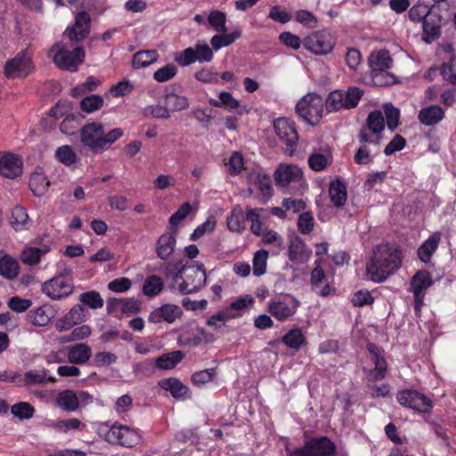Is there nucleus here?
I'll use <instances>...</instances> for the list:
<instances>
[{
    "label": "nucleus",
    "instance_id": "nucleus-64",
    "mask_svg": "<svg viewBox=\"0 0 456 456\" xmlns=\"http://www.w3.org/2000/svg\"><path fill=\"white\" fill-rule=\"evenodd\" d=\"M431 12L424 4L413 5L408 12L409 19L413 22H419L425 20V17Z\"/></svg>",
    "mask_w": 456,
    "mask_h": 456
},
{
    "label": "nucleus",
    "instance_id": "nucleus-30",
    "mask_svg": "<svg viewBox=\"0 0 456 456\" xmlns=\"http://www.w3.org/2000/svg\"><path fill=\"white\" fill-rule=\"evenodd\" d=\"M440 240H441V233L440 232L433 233L418 248L419 258L424 263L429 262L433 253L437 249Z\"/></svg>",
    "mask_w": 456,
    "mask_h": 456
},
{
    "label": "nucleus",
    "instance_id": "nucleus-46",
    "mask_svg": "<svg viewBox=\"0 0 456 456\" xmlns=\"http://www.w3.org/2000/svg\"><path fill=\"white\" fill-rule=\"evenodd\" d=\"M165 104L169 111H181L189 107V101L183 95L168 93L165 95Z\"/></svg>",
    "mask_w": 456,
    "mask_h": 456
},
{
    "label": "nucleus",
    "instance_id": "nucleus-55",
    "mask_svg": "<svg viewBox=\"0 0 456 456\" xmlns=\"http://www.w3.org/2000/svg\"><path fill=\"white\" fill-rule=\"evenodd\" d=\"M325 106L328 112H334L344 109L342 90L330 92L326 99Z\"/></svg>",
    "mask_w": 456,
    "mask_h": 456
},
{
    "label": "nucleus",
    "instance_id": "nucleus-42",
    "mask_svg": "<svg viewBox=\"0 0 456 456\" xmlns=\"http://www.w3.org/2000/svg\"><path fill=\"white\" fill-rule=\"evenodd\" d=\"M78 300L83 306L86 305L92 310L100 309L104 305V300L102 297L96 290H90L87 292L81 293L78 297Z\"/></svg>",
    "mask_w": 456,
    "mask_h": 456
},
{
    "label": "nucleus",
    "instance_id": "nucleus-13",
    "mask_svg": "<svg viewBox=\"0 0 456 456\" xmlns=\"http://www.w3.org/2000/svg\"><path fill=\"white\" fill-rule=\"evenodd\" d=\"M91 17L86 11L77 13L75 22L71 27H68L63 32V38L80 44L86 38L91 29Z\"/></svg>",
    "mask_w": 456,
    "mask_h": 456
},
{
    "label": "nucleus",
    "instance_id": "nucleus-25",
    "mask_svg": "<svg viewBox=\"0 0 456 456\" xmlns=\"http://www.w3.org/2000/svg\"><path fill=\"white\" fill-rule=\"evenodd\" d=\"M367 350L370 354L371 360L375 364L373 370L374 379H382L387 372V362L382 355V350L373 343L367 345Z\"/></svg>",
    "mask_w": 456,
    "mask_h": 456
},
{
    "label": "nucleus",
    "instance_id": "nucleus-17",
    "mask_svg": "<svg viewBox=\"0 0 456 456\" xmlns=\"http://www.w3.org/2000/svg\"><path fill=\"white\" fill-rule=\"evenodd\" d=\"M32 69L29 55L26 51H21L4 66V74L7 77L15 78L27 77Z\"/></svg>",
    "mask_w": 456,
    "mask_h": 456
},
{
    "label": "nucleus",
    "instance_id": "nucleus-44",
    "mask_svg": "<svg viewBox=\"0 0 456 456\" xmlns=\"http://www.w3.org/2000/svg\"><path fill=\"white\" fill-rule=\"evenodd\" d=\"M10 224L15 231L27 229L28 216L22 207L17 206L12 209Z\"/></svg>",
    "mask_w": 456,
    "mask_h": 456
},
{
    "label": "nucleus",
    "instance_id": "nucleus-43",
    "mask_svg": "<svg viewBox=\"0 0 456 456\" xmlns=\"http://www.w3.org/2000/svg\"><path fill=\"white\" fill-rule=\"evenodd\" d=\"M159 54L156 50H145L137 52L133 57V67L141 69L149 66L157 61Z\"/></svg>",
    "mask_w": 456,
    "mask_h": 456
},
{
    "label": "nucleus",
    "instance_id": "nucleus-60",
    "mask_svg": "<svg viewBox=\"0 0 456 456\" xmlns=\"http://www.w3.org/2000/svg\"><path fill=\"white\" fill-rule=\"evenodd\" d=\"M55 155L57 159L66 166H71L77 160L76 153L70 146L63 145L56 150Z\"/></svg>",
    "mask_w": 456,
    "mask_h": 456
},
{
    "label": "nucleus",
    "instance_id": "nucleus-54",
    "mask_svg": "<svg viewBox=\"0 0 456 456\" xmlns=\"http://www.w3.org/2000/svg\"><path fill=\"white\" fill-rule=\"evenodd\" d=\"M84 117L80 114L67 116L60 125V130L65 134H73L78 128L80 119Z\"/></svg>",
    "mask_w": 456,
    "mask_h": 456
},
{
    "label": "nucleus",
    "instance_id": "nucleus-9",
    "mask_svg": "<svg viewBox=\"0 0 456 456\" xmlns=\"http://www.w3.org/2000/svg\"><path fill=\"white\" fill-rule=\"evenodd\" d=\"M385 118L381 110L369 113L366 124L361 128L358 140L361 143L379 145L381 142V133L385 129Z\"/></svg>",
    "mask_w": 456,
    "mask_h": 456
},
{
    "label": "nucleus",
    "instance_id": "nucleus-24",
    "mask_svg": "<svg viewBox=\"0 0 456 456\" xmlns=\"http://www.w3.org/2000/svg\"><path fill=\"white\" fill-rule=\"evenodd\" d=\"M86 316L85 308L82 305H75L69 313L56 323V328L60 331L67 330L74 325L86 322Z\"/></svg>",
    "mask_w": 456,
    "mask_h": 456
},
{
    "label": "nucleus",
    "instance_id": "nucleus-58",
    "mask_svg": "<svg viewBox=\"0 0 456 456\" xmlns=\"http://www.w3.org/2000/svg\"><path fill=\"white\" fill-rule=\"evenodd\" d=\"M11 412L20 419H30L35 413V409L30 403L20 402L12 406Z\"/></svg>",
    "mask_w": 456,
    "mask_h": 456
},
{
    "label": "nucleus",
    "instance_id": "nucleus-38",
    "mask_svg": "<svg viewBox=\"0 0 456 456\" xmlns=\"http://www.w3.org/2000/svg\"><path fill=\"white\" fill-rule=\"evenodd\" d=\"M183 358L182 351H173L164 354L156 359V366L161 370L175 368Z\"/></svg>",
    "mask_w": 456,
    "mask_h": 456
},
{
    "label": "nucleus",
    "instance_id": "nucleus-59",
    "mask_svg": "<svg viewBox=\"0 0 456 456\" xmlns=\"http://www.w3.org/2000/svg\"><path fill=\"white\" fill-rule=\"evenodd\" d=\"M216 373L217 371L216 368H210L196 371L191 376V381L195 386L201 387L210 382L215 378Z\"/></svg>",
    "mask_w": 456,
    "mask_h": 456
},
{
    "label": "nucleus",
    "instance_id": "nucleus-49",
    "mask_svg": "<svg viewBox=\"0 0 456 456\" xmlns=\"http://www.w3.org/2000/svg\"><path fill=\"white\" fill-rule=\"evenodd\" d=\"M208 23L217 33L227 32L226 16L221 11L215 10L210 12V13L208 16Z\"/></svg>",
    "mask_w": 456,
    "mask_h": 456
},
{
    "label": "nucleus",
    "instance_id": "nucleus-57",
    "mask_svg": "<svg viewBox=\"0 0 456 456\" xmlns=\"http://www.w3.org/2000/svg\"><path fill=\"white\" fill-rule=\"evenodd\" d=\"M384 111L387 127L394 131L399 125L400 110L392 103H387L384 105Z\"/></svg>",
    "mask_w": 456,
    "mask_h": 456
},
{
    "label": "nucleus",
    "instance_id": "nucleus-22",
    "mask_svg": "<svg viewBox=\"0 0 456 456\" xmlns=\"http://www.w3.org/2000/svg\"><path fill=\"white\" fill-rule=\"evenodd\" d=\"M441 15L431 10L422 22L423 40L429 44L438 38L441 35Z\"/></svg>",
    "mask_w": 456,
    "mask_h": 456
},
{
    "label": "nucleus",
    "instance_id": "nucleus-12",
    "mask_svg": "<svg viewBox=\"0 0 456 456\" xmlns=\"http://www.w3.org/2000/svg\"><path fill=\"white\" fill-rule=\"evenodd\" d=\"M106 440L113 444L133 447L139 443L140 436L127 426L115 423L106 433Z\"/></svg>",
    "mask_w": 456,
    "mask_h": 456
},
{
    "label": "nucleus",
    "instance_id": "nucleus-20",
    "mask_svg": "<svg viewBox=\"0 0 456 456\" xmlns=\"http://www.w3.org/2000/svg\"><path fill=\"white\" fill-rule=\"evenodd\" d=\"M175 232V229L169 230L157 240L155 252L159 259L167 261L172 256L176 246Z\"/></svg>",
    "mask_w": 456,
    "mask_h": 456
},
{
    "label": "nucleus",
    "instance_id": "nucleus-6",
    "mask_svg": "<svg viewBox=\"0 0 456 456\" xmlns=\"http://www.w3.org/2000/svg\"><path fill=\"white\" fill-rule=\"evenodd\" d=\"M42 292L52 300H61L72 294L74 283L70 269L45 281L41 288Z\"/></svg>",
    "mask_w": 456,
    "mask_h": 456
},
{
    "label": "nucleus",
    "instance_id": "nucleus-41",
    "mask_svg": "<svg viewBox=\"0 0 456 456\" xmlns=\"http://www.w3.org/2000/svg\"><path fill=\"white\" fill-rule=\"evenodd\" d=\"M227 226L232 232H241L245 229V215L241 207L237 206L227 217Z\"/></svg>",
    "mask_w": 456,
    "mask_h": 456
},
{
    "label": "nucleus",
    "instance_id": "nucleus-19",
    "mask_svg": "<svg viewBox=\"0 0 456 456\" xmlns=\"http://www.w3.org/2000/svg\"><path fill=\"white\" fill-rule=\"evenodd\" d=\"M273 126L278 137L286 143L289 154H292L298 140L297 133L292 123L287 118H281L274 121Z\"/></svg>",
    "mask_w": 456,
    "mask_h": 456
},
{
    "label": "nucleus",
    "instance_id": "nucleus-1",
    "mask_svg": "<svg viewBox=\"0 0 456 456\" xmlns=\"http://www.w3.org/2000/svg\"><path fill=\"white\" fill-rule=\"evenodd\" d=\"M401 266V256L396 246L382 243L376 246L366 265V275L374 282H383Z\"/></svg>",
    "mask_w": 456,
    "mask_h": 456
},
{
    "label": "nucleus",
    "instance_id": "nucleus-10",
    "mask_svg": "<svg viewBox=\"0 0 456 456\" xmlns=\"http://www.w3.org/2000/svg\"><path fill=\"white\" fill-rule=\"evenodd\" d=\"M213 51L206 43L196 44L194 47H188L176 53L175 61L182 67L189 66L196 61L209 62L213 59Z\"/></svg>",
    "mask_w": 456,
    "mask_h": 456
},
{
    "label": "nucleus",
    "instance_id": "nucleus-21",
    "mask_svg": "<svg viewBox=\"0 0 456 456\" xmlns=\"http://www.w3.org/2000/svg\"><path fill=\"white\" fill-rule=\"evenodd\" d=\"M23 162L20 158L12 153H6L0 157V175L14 179L22 173Z\"/></svg>",
    "mask_w": 456,
    "mask_h": 456
},
{
    "label": "nucleus",
    "instance_id": "nucleus-45",
    "mask_svg": "<svg viewBox=\"0 0 456 456\" xmlns=\"http://www.w3.org/2000/svg\"><path fill=\"white\" fill-rule=\"evenodd\" d=\"M306 251V246L303 240L298 237L291 240L288 248L289 259L292 262H302L303 256Z\"/></svg>",
    "mask_w": 456,
    "mask_h": 456
},
{
    "label": "nucleus",
    "instance_id": "nucleus-32",
    "mask_svg": "<svg viewBox=\"0 0 456 456\" xmlns=\"http://www.w3.org/2000/svg\"><path fill=\"white\" fill-rule=\"evenodd\" d=\"M159 384L163 389L169 391L177 399H184L189 392V388L175 378L162 379Z\"/></svg>",
    "mask_w": 456,
    "mask_h": 456
},
{
    "label": "nucleus",
    "instance_id": "nucleus-7",
    "mask_svg": "<svg viewBox=\"0 0 456 456\" xmlns=\"http://www.w3.org/2000/svg\"><path fill=\"white\" fill-rule=\"evenodd\" d=\"M324 107L323 99L316 94H308L297 104L298 116L307 124L315 126L322 117Z\"/></svg>",
    "mask_w": 456,
    "mask_h": 456
},
{
    "label": "nucleus",
    "instance_id": "nucleus-4",
    "mask_svg": "<svg viewBox=\"0 0 456 456\" xmlns=\"http://www.w3.org/2000/svg\"><path fill=\"white\" fill-rule=\"evenodd\" d=\"M174 280L183 279L179 284L182 294H191L202 289L207 281V275L202 264L197 265H183L174 275Z\"/></svg>",
    "mask_w": 456,
    "mask_h": 456
},
{
    "label": "nucleus",
    "instance_id": "nucleus-29",
    "mask_svg": "<svg viewBox=\"0 0 456 456\" xmlns=\"http://www.w3.org/2000/svg\"><path fill=\"white\" fill-rule=\"evenodd\" d=\"M329 195L335 207H343L347 199L346 184L339 179L331 181L330 183Z\"/></svg>",
    "mask_w": 456,
    "mask_h": 456
},
{
    "label": "nucleus",
    "instance_id": "nucleus-18",
    "mask_svg": "<svg viewBox=\"0 0 456 456\" xmlns=\"http://www.w3.org/2000/svg\"><path fill=\"white\" fill-rule=\"evenodd\" d=\"M433 284L430 274L427 271H419L411 278V288L414 295V307L419 311L428 288Z\"/></svg>",
    "mask_w": 456,
    "mask_h": 456
},
{
    "label": "nucleus",
    "instance_id": "nucleus-50",
    "mask_svg": "<svg viewBox=\"0 0 456 456\" xmlns=\"http://www.w3.org/2000/svg\"><path fill=\"white\" fill-rule=\"evenodd\" d=\"M282 341L289 347L298 350L305 343V338L301 330L293 329L282 338Z\"/></svg>",
    "mask_w": 456,
    "mask_h": 456
},
{
    "label": "nucleus",
    "instance_id": "nucleus-56",
    "mask_svg": "<svg viewBox=\"0 0 456 456\" xmlns=\"http://www.w3.org/2000/svg\"><path fill=\"white\" fill-rule=\"evenodd\" d=\"M268 258V252L265 249H260L256 252L253 258V273L256 276L263 275L266 271V262Z\"/></svg>",
    "mask_w": 456,
    "mask_h": 456
},
{
    "label": "nucleus",
    "instance_id": "nucleus-53",
    "mask_svg": "<svg viewBox=\"0 0 456 456\" xmlns=\"http://www.w3.org/2000/svg\"><path fill=\"white\" fill-rule=\"evenodd\" d=\"M262 240L265 244H273L275 249L273 254L278 255L281 250L285 248L283 239L273 230H269L262 234Z\"/></svg>",
    "mask_w": 456,
    "mask_h": 456
},
{
    "label": "nucleus",
    "instance_id": "nucleus-14",
    "mask_svg": "<svg viewBox=\"0 0 456 456\" xmlns=\"http://www.w3.org/2000/svg\"><path fill=\"white\" fill-rule=\"evenodd\" d=\"M300 302L290 295L269 303L268 311L278 321L283 322L297 312Z\"/></svg>",
    "mask_w": 456,
    "mask_h": 456
},
{
    "label": "nucleus",
    "instance_id": "nucleus-52",
    "mask_svg": "<svg viewBox=\"0 0 456 456\" xmlns=\"http://www.w3.org/2000/svg\"><path fill=\"white\" fill-rule=\"evenodd\" d=\"M103 102L104 100L102 96L99 94H92L85 97L80 102V109L86 113H92L100 110L103 106Z\"/></svg>",
    "mask_w": 456,
    "mask_h": 456
},
{
    "label": "nucleus",
    "instance_id": "nucleus-33",
    "mask_svg": "<svg viewBox=\"0 0 456 456\" xmlns=\"http://www.w3.org/2000/svg\"><path fill=\"white\" fill-rule=\"evenodd\" d=\"M56 405L63 411L72 412L78 409V401L73 390L66 389L58 394Z\"/></svg>",
    "mask_w": 456,
    "mask_h": 456
},
{
    "label": "nucleus",
    "instance_id": "nucleus-48",
    "mask_svg": "<svg viewBox=\"0 0 456 456\" xmlns=\"http://www.w3.org/2000/svg\"><path fill=\"white\" fill-rule=\"evenodd\" d=\"M344 109H352L358 105L363 95V91L356 86L348 87L346 91L342 90Z\"/></svg>",
    "mask_w": 456,
    "mask_h": 456
},
{
    "label": "nucleus",
    "instance_id": "nucleus-31",
    "mask_svg": "<svg viewBox=\"0 0 456 456\" xmlns=\"http://www.w3.org/2000/svg\"><path fill=\"white\" fill-rule=\"evenodd\" d=\"M20 273V264L10 255H4L0 258V275L7 280L15 279Z\"/></svg>",
    "mask_w": 456,
    "mask_h": 456
},
{
    "label": "nucleus",
    "instance_id": "nucleus-27",
    "mask_svg": "<svg viewBox=\"0 0 456 456\" xmlns=\"http://www.w3.org/2000/svg\"><path fill=\"white\" fill-rule=\"evenodd\" d=\"M444 118V110L438 105H431L419 110L418 118L425 126H433Z\"/></svg>",
    "mask_w": 456,
    "mask_h": 456
},
{
    "label": "nucleus",
    "instance_id": "nucleus-23",
    "mask_svg": "<svg viewBox=\"0 0 456 456\" xmlns=\"http://www.w3.org/2000/svg\"><path fill=\"white\" fill-rule=\"evenodd\" d=\"M182 314L181 308L176 305L166 304L151 313L149 321L152 323L167 322H174Z\"/></svg>",
    "mask_w": 456,
    "mask_h": 456
},
{
    "label": "nucleus",
    "instance_id": "nucleus-40",
    "mask_svg": "<svg viewBox=\"0 0 456 456\" xmlns=\"http://www.w3.org/2000/svg\"><path fill=\"white\" fill-rule=\"evenodd\" d=\"M253 304L254 298L250 295H245L231 303L230 306L224 311L230 314H234L232 318H236L240 316L244 311L250 308Z\"/></svg>",
    "mask_w": 456,
    "mask_h": 456
},
{
    "label": "nucleus",
    "instance_id": "nucleus-51",
    "mask_svg": "<svg viewBox=\"0 0 456 456\" xmlns=\"http://www.w3.org/2000/svg\"><path fill=\"white\" fill-rule=\"evenodd\" d=\"M163 286L161 278L157 275H151L145 280L142 291L146 296L154 297L163 289Z\"/></svg>",
    "mask_w": 456,
    "mask_h": 456
},
{
    "label": "nucleus",
    "instance_id": "nucleus-15",
    "mask_svg": "<svg viewBox=\"0 0 456 456\" xmlns=\"http://www.w3.org/2000/svg\"><path fill=\"white\" fill-rule=\"evenodd\" d=\"M396 398L401 405L420 412H428L432 408V402L416 390L400 391Z\"/></svg>",
    "mask_w": 456,
    "mask_h": 456
},
{
    "label": "nucleus",
    "instance_id": "nucleus-47",
    "mask_svg": "<svg viewBox=\"0 0 456 456\" xmlns=\"http://www.w3.org/2000/svg\"><path fill=\"white\" fill-rule=\"evenodd\" d=\"M209 103L214 107H223L228 110H237L240 107V101L228 92L220 93L219 100L210 99Z\"/></svg>",
    "mask_w": 456,
    "mask_h": 456
},
{
    "label": "nucleus",
    "instance_id": "nucleus-35",
    "mask_svg": "<svg viewBox=\"0 0 456 456\" xmlns=\"http://www.w3.org/2000/svg\"><path fill=\"white\" fill-rule=\"evenodd\" d=\"M50 185L47 177L41 171H35L29 179V187L33 194L41 197L45 194Z\"/></svg>",
    "mask_w": 456,
    "mask_h": 456
},
{
    "label": "nucleus",
    "instance_id": "nucleus-8",
    "mask_svg": "<svg viewBox=\"0 0 456 456\" xmlns=\"http://www.w3.org/2000/svg\"><path fill=\"white\" fill-rule=\"evenodd\" d=\"M336 453L335 444L327 436H319L289 452L288 456H336Z\"/></svg>",
    "mask_w": 456,
    "mask_h": 456
},
{
    "label": "nucleus",
    "instance_id": "nucleus-5",
    "mask_svg": "<svg viewBox=\"0 0 456 456\" xmlns=\"http://www.w3.org/2000/svg\"><path fill=\"white\" fill-rule=\"evenodd\" d=\"M393 60L387 50L373 52L369 57V65L371 69V77L379 86H389L395 83V77L388 72Z\"/></svg>",
    "mask_w": 456,
    "mask_h": 456
},
{
    "label": "nucleus",
    "instance_id": "nucleus-11",
    "mask_svg": "<svg viewBox=\"0 0 456 456\" xmlns=\"http://www.w3.org/2000/svg\"><path fill=\"white\" fill-rule=\"evenodd\" d=\"M303 45L305 48L314 54L325 55L332 51L335 41L330 32L319 30L305 37Z\"/></svg>",
    "mask_w": 456,
    "mask_h": 456
},
{
    "label": "nucleus",
    "instance_id": "nucleus-26",
    "mask_svg": "<svg viewBox=\"0 0 456 456\" xmlns=\"http://www.w3.org/2000/svg\"><path fill=\"white\" fill-rule=\"evenodd\" d=\"M55 316V311L50 305H44L28 314L30 322L38 327L46 326Z\"/></svg>",
    "mask_w": 456,
    "mask_h": 456
},
{
    "label": "nucleus",
    "instance_id": "nucleus-39",
    "mask_svg": "<svg viewBox=\"0 0 456 456\" xmlns=\"http://www.w3.org/2000/svg\"><path fill=\"white\" fill-rule=\"evenodd\" d=\"M55 378L48 377L45 370H31L25 373L24 384L26 386L31 385H44L46 383H54Z\"/></svg>",
    "mask_w": 456,
    "mask_h": 456
},
{
    "label": "nucleus",
    "instance_id": "nucleus-36",
    "mask_svg": "<svg viewBox=\"0 0 456 456\" xmlns=\"http://www.w3.org/2000/svg\"><path fill=\"white\" fill-rule=\"evenodd\" d=\"M91 356V349L86 344H77L72 346L68 354L69 362L75 364L86 362Z\"/></svg>",
    "mask_w": 456,
    "mask_h": 456
},
{
    "label": "nucleus",
    "instance_id": "nucleus-3",
    "mask_svg": "<svg viewBox=\"0 0 456 456\" xmlns=\"http://www.w3.org/2000/svg\"><path fill=\"white\" fill-rule=\"evenodd\" d=\"M85 50L77 42L64 39L55 43L49 51L53 63L62 70L75 72L85 61Z\"/></svg>",
    "mask_w": 456,
    "mask_h": 456
},
{
    "label": "nucleus",
    "instance_id": "nucleus-61",
    "mask_svg": "<svg viewBox=\"0 0 456 456\" xmlns=\"http://www.w3.org/2000/svg\"><path fill=\"white\" fill-rule=\"evenodd\" d=\"M7 305L16 313H24L32 305V301L15 296L9 299Z\"/></svg>",
    "mask_w": 456,
    "mask_h": 456
},
{
    "label": "nucleus",
    "instance_id": "nucleus-16",
    "mask_svg": "<svg viewBox=\"0 0 456 456\" xmlns=\"http://www.w3.org/2000/svg\"><path fill=\"white\" fill-rule=\"evenodd\" d=\"M273 178L276 185L285 187L294 183L298 185L304 183L302 169L294 164H280L276 168Z\"/></svg>",
    "mask_w": 456,
    "mask_h": 456
},
{
    "label": "nucleus",
    "instance_id": "nucleus-2",
    "mask_svg": "<svg viewBox=\"0 0 456 456\" xmlns=\"http://www.w3.org/2000/svg\"><path fill=\"white\" fill-rule=\"evenodd\" d=\"M123 136L121 128H114L105 133L100 122H90L80 129V141L84 147L94 154L107 151L112 143Z\"/></svg>",
    "mask_w": 456,
    "mask_h": 456
},
{
    "label": "nucleus",
    "instance_id": "nucleus-63",
    "mask_svg": "<svg viewBox=\"0 0 456 456\" xmlns=\"http://www.w3.org/2000/svg\"><path fill=\"white\" fill-rule=\"evenodd\" d=\"M131 280L126 277L115 279L108 283V289L116 293H123L130 289Z\"/></svg>",
    "mask_w": 456,
    "mask_h": 456
},
{
    "label": "nucleus",
    "instance_id": "nucleus-28",
    "mask_svg": "<svg viewBox=\"0 0 456 456\" xmlns=\"http://www.w3.org/2000/svg\"><path fill=\"white\" fill-rule=\"evenodd\" d=\"M248 182L256 185L264 197L270 198L273 194L272 180L268 175L261 171L252 172Z\"/></svg>",
    "mask_w": 456,
    "mask_h": 456
},
{
    "label": "nucleus",
    "instance_id": "nucleus-34",
    "mask_svg": "<svg viewBox=\"0 0 456 456\" xmlns=\"http://www.w3.org/2000/svg\"><path fill=\"white\" fill-rule=\"evenodd\" d=\"M50 248L43 246L42 248L28 247L23 249L20 255L21 261L28 265H37L42 256L48 253Z\"/></svg>",
    "mask_w": 456,
    "mask_h": 456
},
{
    "label": "nucleus",
    "instance_id": "nucleus-62",
    "mask_svg": "<svg viewBox=\"0 0 456 456\" xmlns=\"http://www.w3.org/2000/svg\"><path fill=\"white\" fill-rule=\"evenodd\" d=\"M177 72V69L174 64H167L165 67L155 71L153 77L158 82H166L173 78Z\"/></svg>",
    "mask_w": 456,
    "mask_h": 456
},
{
    "label": "nucleus",
    "instance_id": "nucleus-37",
    "mask_svg": "<svg viewBox=\"0 0 456 456\" xmlns=\"http://www.w3.org/2000/svg\"><path fill=\"white\" fill-rule=\"evenodd\" d=\"M332 161L333 158L330 152H314L309 156L307 162L312 170L321 172L330 166Z\"/></svg>",
    "mask_w": 456,
    "mask_h": 456
}]
</instances>
